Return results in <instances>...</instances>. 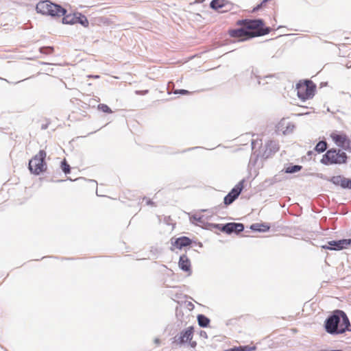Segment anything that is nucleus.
Segmentation results:
<instances>
[{
  "instance_id": "obj_8",
  "label": "nucleus",
  "mask_w": 351,
  "mask_h": 351,
  "mask_svg": "<svg viewBox=\"0 0 351 351\" xmlns=\"http://www.w3.org/2000/svg\"><path fill=\"white\" fill-rule=\"evenodd\" d=\"M245 180L243 179L239 182L233 189L225 196L223 203L225 205L228 206L233 203L241 194L243 189Z\"/></svg>"
},
{
  "instance_id": "obj_21",
  "label": "nucleus",
  "mask_w": 351,
  "mask_h": 351,
  "mask_svg": "<svg viewBox=\"0 0 351 351\" xmlns=\"http://www.w3.org/2000/svg\"><path fill=\"white\" fill-rule=\"evenodd\" d=\"M77 23L81 24L82 25H83L85 27H88V24H89L86 16L80 13H77L76 14L75 23Z\"/></svg>"
},
{
  "instance_id": "obj_24",
  "label": "nucleus",
  "mask_w": 351,
  "mask_h": 351,
  "mask_svg": "<svg viewBox=\"0 0 351 351\" xmlns=\"http://www.w3.org/2000/svg\"><path fill=\"white\" fill-rule=\"evenodd\" d=\"M190 221L191 223L197 225V223H199L201 224L204 223V220L203 219L202 216H198L197 215H193L191 217H190Z\"/></svg>"
},
{
  "instance_id": "obj_12",
  "label": "nucleus",
  "mask_w": 351,
  "mask_h": 351,
  "mask_svg": "<svg viewBox=\"0 0 351 351\" xmlns=\"http://www.w3.org/2000/svg\"><path fill=\"white\" fill-rule=\"evenodd\" d=\"M210 6L212 9L225 12L231 9L232 4L226 0H213Z\"/></svg>"
},
{
  "instance_id": "obj_29",
  "label": "nucleus",
  "mask_w": 351,
  "mask_h": 351,
  "mask_svg": "<svg viewBox=\"0 0 351 351\" xmlns=\"http://www.w3.org/2000/svg\"><path fill=\"white\" fill-rule=\"evenodd\" d=\"M175 94H181V95H186V94H189V92L186 90H184V89H180V90H176L175 92H174Z\"/></svg>"
},
{
  "instance_id": "obj_16",
  "label": "nucleus",
  "mask_w": 351,
  "mask_h": 351,
  "mask_svg": "<svg viewBox=\"0 0 351 351\" xmlns=\"http://www.w3.org/2000/svg\"><path fill=\"white\" fill-rule=\"evenodd\" d=\"M178 265L182 271H191V262L186 254H182L180 256Z\"/></svg>"
},
{
  "instance_id": "obj_38",
  "label": "nucleus",
  "mask_w": 351,
  "mask_h": 351,
  "mask_svg": "<svg viewBox=\"0 0 351 351\" xmlns=\"http://www.w3.org/2000/svg\"><path fill=\"white\" fill-rule=\"evenodd\" d=\"M312 154H313V152H312V151H308V153H307V154H308V156H311Z\"/></svg>"
},
{
  "instance_id": "obj_7",
  "label": "nucleus",
  "mask_w": 351,
  "mask_h": 351,
  "mask_svg": "<svg viewBox=\"0 0 351 351\" xmlns=\"http://www.w3.org/2000/svg\"><path fill=\"white\" fill-rule=\"evenodd\" d=\"M212 226L228 234H230L233 232L239 234L243 232L244 230V225L241 223L230 222L223 225L212 224Z\"/></svg>"
},
{
  "instance_id": "obj_18",
  "label": "nucleus",
  "mask_w": 351,
  "mask_h": 351,
  "mask_svg": "<svg viewBox=\"0 0 351 351\" xmlns=\"http://www.w3.org/2000/svg\"><path fill=\"white\" fill-rule=\"evenodd\" d=\"M250 229L260 232H265L269 230V226L265 223H253L250 226Z\"/></svg>"
},
{
  "instance_id": "obj_17",
  "label": "nucleus",
  "mask_w": 351,
  "mask_h": 351,
  "mask_svg": "<svg viewBox=\"0 0 351 351\" xmlns=\"http://www.w3.org/2000/svg\"><path fill=\"white\" fill-rule=\"evenodd\" d=\"M191 242L192 241L189 237H181L176 240L174 245L177 248L182 249L184 247L190 245Z\"/></svg>"
},
{
  "instance_id": "obj_35",
  "label": "nucleus",
  "mask_w": 351,
  "mask_h": 351,
  "mask_svg": "<svg viewBox=\"0 0 351 351\" xmlns=\"http://www.w3.org/2000/svg\"><path fill=\"white\" fill-rule=\"evenodd\" d=\"M89 77H93V78H99V75H89Z\"/></svg>"
},
{
  "instance_id": "obj_2",
  "label": "nucleus",
  "mask_w": 351,
  "mask_h": 351,
  "mask_svg": "<svg viewBox=\"0 0 351 351\" xmlns=\"http://www.w3.org/2000/svg\"><path fill=\"white\" fill-rule=\"evenodd\" d=\"M350 323L349 319L341 310H335L324 322V328L326 332L332 335L344 333L349 328Z\"/></svg>"
},
{
  "instance_id": "obj_5",
  "label": "nucleus",
  "mask_w": 351,
  "mask_h": 351,
  "mask_svg": "<svg viewBox=\"0 0 351 351\" xmlns=\"http://www.w3.org/2000/svg\"><path fill=\"white\" fill-rule=\"evenodd\" d=\"M295 89L298 97L302 101L312 98L315 92V84L309 80H305L303 82L300 81L297 84Z\"/></svg>"
},
{
  "instance_id": "obj_37",
  "label": "nucleus",
  "mask_w": 351,
  "mask_h": 351,
  "mask_svg": "<svg viewBox=\"0 0 351 351\" xmlns=\"http://www.w3.org/2000/svg\"><path fill=\"white\" fill-rule=\"evenodd\" d=\"M154 341H155V343H157V344H158V343H160V339H156L154 340Z\"/></svg>"
},
{
  "instance_id": "obj_20",
  "label": "nucleus",
  "mask_w": 351,
  "mask_h": 351,
  "mask_svg": "<svg viewBox=\"0 0 351 351\" xmlns=\"http://www.w3.org/2000/svg\"><path fill=\"white\" fill-rule=\"evenodd\" d=\"M197 322L200 327L206 328L209 325L210 319L204 315L200 314L197 315Z\"/></svg>"
},
{
  "instance_id": "obj_33",
  "label": "nucleus",
  "mask_w": 351,
  "mask_h": 351,
  "mask_svg": "<svg viewBox=\"0 0 351 351\" xmlns=\"http://www.w3.org/2000/svg\"><path fill=\"white\" fill-rule=\"evenodd\" d=\"M256 77L257 78L258 84H261V79L258 76H256Z\"/></svg>"
},
{
  "instance_id": "obj_32",
  "label": "nucleus",
  "mask_w": 351,
  "mask_h": 351,
  "mask_svg": "<svg viewBox=\"0 0 351 351\" xmlns=\"http://www.w3.org/2000/svg\"><path fill=\"white\" fill-rule=\"evenodd\" d=\"M147 205H152H152H154V203L152 200L148 199V200H147Z\"/></svg>"
},
{
  "instance_id": "obj_28",
  "label": "nucleus",
  "mask_w": 351,
  "mask_h": 351,
  "mask_svg": "<svg viewBox=\"0 0 351 351\" xmlns=\"http://www.w3.org/2000/svg\"><path fill=\"white\" fill-rule=\"evenodd\" d=\"M238 348H239L240 351H253L256 350L255 346H239Z\"/></svg>"
},
{
  "instance_id": "obj_40",
  "label": "nucleus",
  "mask_w": 351,
  "mask_h": 351,
  "mask_svg": "<svg viewBox=\"0 0 351 351\" xmlns=\"http://www.w3.org/2000/svg\"><path fill=\"white\" fill-rule=\"evenodd\" d=\"M271 77H272V75H267V76H265L263 79Z\"/></svg>"
},
{
  "instance_id": "obj_30",
  "label": "nucleus",
  "mask_w": 351,
  "mask_h": 351,
  "mask_svg": "<svg viewBox=\"0 0 351 351\" xmlns=\"http://www.w3.org/2000/svg\"><path fill=\"white\" fill-rule=\"evenodd\" d=\"M262 7L261 4H258L256 7H255L254 9H253V12H256L258 11Z\"/></svg>"
},
{
  "instance_id": "obj_15",
  "label": "nucleus",
  "mask_w": 351,
  "mask_h": 351,
  "mask_svg": "<svg viewBox=\"0 0 351 351\" xmlns=\"http://www.w3.org/2000/svg\"><path fill=\"white\" fill-rule=\"evenodd\" d=\"M294 125L288 121L287 120L283 119L280 121L278 124V130H282L284 134H289L293 130Z\"/></svg>"
},
{
  "instance_id": "obj_6",
  "label": "nucleus",
  "mask_w": 351,
  "mask_h": 351,
  "mask_svg": "<svg viewBox=\"0 0 351 351\" xmlns=\"http://www.w3.org/2000/svg\"><path fill=\"white\" fill-rule=\"evenodd\" d=\"M46 152L40 150L29 162V169L32 173L39 175L47 169V164L45 162Z\"/></svg>"
},
{
  "instance_id": "obj_34",
  "label": "nucleus",
  "mask_w": 351,
  "mask_h": 351,
  "mask_svg": "<svg viewBox=\"0 0 351 351\" xmlns=\"http://www.w3.org/2000/svg\"><path fill=\"white\" fill-rule=\"evenodd\" d=\"M256 141H252V149H254V145H255V144H256Z\"/></svg>"
},
{
  "instance_id": "obj_11",
  "label": "nucleus",
  "mask_w": 351,
  "mask_h": 351,
  "mask_svg": "<svg viewBox=\"0 0 351 351\" xmlns=\"http://www.w3.org/2000/svg\"><path fill=\"white\" fill-rule=\"evenodd\" d=\"M336 186H340L343 189H351V179L342 176H335L328 180Z\"/></svg>"
},
{
  "instance_id": "obj_41",
  "label": "nucleus",
  "mask_w": 351,
  "mask_h": 351,
  "mask_svg": "<svg viewBox=\"0 0 351 351\" xmlns=\"http://www.w3.org/2000/svg\"><path fill=\"white\" fill-rule=\"evenodd\" d=\"M147 92H148V90H145L144 91V93H147Z\"/></svg>"
},
{
  "instance_id": "obj_23",
  "label": "nucleus",
  "mask_w": 351,
  "mask_h": 351,
  "mask_svg": "<svg viewBox=\"0 0 351 351\" xmlns=\"http://www.w3.org/2000/svg\"><path fill=\"white\" fill-rule=\"evenodd\" d=\"M302 169L301 165H294L285 167L282 171L286 173H294L300 171Z\"/></svg>"
},
{
  "instance_id": "obj_1",
  "label": "nucleus",
  "mask_w": 351,
  "mask_h": 351,
  "mask_svg": "<svg viewBox=\"0 0 351 351\" xmlns=\"http://www.w3.org/2000/svg\"><path fill=\"white\" fill-rule=\"evenodd\" d=\"M237 25L241 26V27L230 29L229 34L232 38H246L241 40L264 36L271 32V28L265 27L264 21L261 19L239 20Z\"/></svg>"
},
{
  "instance_id": "obj_25",
  "label": "nucleus",
  "mask_w": 351,
  "mask_h": 351,
  "mask_svg": "<svg viewBox=\"0 0 351 351\" xmlns=\"http://www.w3.org/2000/svg\"><path fill=\"white\" fill-rule=\"evenodd\" d=\"M61 169L65 174H68L70 173L71 167L66 162L65 159L61 162Z\"/></svg>"
},
{
  "instance_id": "obj_9",
  "label": "nucleus",
  "mask_w": 351,
  "mask_h": 351,
  "mask_svg": "<svg viewBox=\"0 0 351 351\" xmlns=\"http://www.w3.org/2000/svg\"><path fill=\"white\" fill-rule=\"evenodd\" d=\"M350 245H351V239H343L328 241L327 245H322V247L330 250H341Z\"/></svg>"
},
{
  "instance_id": "obj_36",
  "label": "nucleus",
  "mask_w": 351,
  "mask_h": 351,
  "mask_svg": "<svg viewBox=\"0 0 351 351\" xmlns=\"http://www.w3.org/2000/svg\"><path fill=\"white\" fill-rule=\"evenodd\" d=\"M47 125H43L41 126V129H42V130H45V129H47Z\"/></svg>"
},
{
  "instance_id": "obj_13",
  "label": "nucleus",
  "mask_w": 351,
  "mask_h": 351,
  "mask_svg": "<svg viewBox=\"0 0 351 351\" xmlns=\"http://www.w3.org/2000/svg\"><path fill=\"white\" fill-rule=\"evenodd\" d=\"M332 138L337 146L346 150L350 148L351 141L346 134H335Z\"/></svg>"
},
{
  "instance_id": "obj_19",
  "label": "nucleus",
  "mask_w": 351,
  "mask_h": 351,
  "mask_svg": "<svg viewBox=\"0 0 351 351\" xmlns=\"http://www.w3.org/2000/svg\"><path fill=\"white\" fill-rule=\"evenodd\" d=\"M62 23L64 24H70L73 25L75 23L76 20V14H66V13L63 15Z\"/></svg>"
},
{
  "instance_id": "obj_39",
  "label": "nucleus",
  "mask_w": 351,
  "mask_h": 351,
  "mask_svg": "<svg viewBox=\"0 0 351 351\" xmlns=\"http://www.w3.org/2000/svg\"><path fill=\"white\" fill-rule=\"evenodd\" d=\"M201 335L202 336H206V333L205 332H202Z\"/></svg>"
},
{
  "instance_id": "obj_27",
  "label": "nucleus",
  "mask_w": 351,
  "mask_h": 351,
  "mask_svg": "<svg viewBox=\"0 0 351 351\" xmlns=\"http://www.w3.org/2000/svg\"><path fill=\"white\" fill-rule=\"evenodd\" d=\"M53 51V48L52 47H43L40 48V51L42 53H51Z\"/></svg>"
},
{
  "instance_id": "obj_26",
  "label": "nucleus",
  "mask_w": 351,
  "mask_h": 351,
  "mask_svg": "<svg viewBox=\"0 0 351 351\" xmlns=\"http://www.w3.org/2000/svg\"><path fill=\"white\" fill-rule=\"evenodd\" d=\"M98 109L104 112H106V113H111L112 112V110L111 109L108 107V106H107L106 104H100L98 105Z\"/></svg>"
},
{
  "instance_id": "obj_22",
  "label": "nucleus",
  "mask_w": 351,
  "mask_h": 351,
  "mask_svg": "<svg viewBox=\"0 0 351 351\" xmlns=\"http://www.w3.org/2000/svg\"><path fill=\"white\" fill-rule=\"evenodd\" d=\"M327 142L326 141H321L315 145V150L318 153H323L327 149Z\"/></svg>"
},
{
  "instance_id": "obj_31",
  "label": "nucleus",
  "mask_w": 351,
  "mask_h": 351,
  "mask_svg": "<svg viewBox=\"0 0 351 351\" xmlns=\"http://www.w3.org/2000/svg\"><path fill=\"white\" fill-rule=\"evenodd\" d=\"M189 343H190V345H191V346L192 348H195V347L196 346V345H197V343H196V342H195V341H189Z\"/></svg>"
},
{
  "instance_id": "obj_14",
  "label": "nucleus",
  "mask_w": 351,
  "mask_h": 351,
  "mask_svg": "<svg viewBox=\"0 0 351 351\" xmlns=\"http://www.w3.org/2000/svg\"><path fill=\"white\" fill-rule=\"evenodd\" d=\"M279 149L278 143L274 141H268L265 144V150L263 154L265 158H268L272 154L276 152Z\"/></svg>"
},
{
  "instance_id": "obj_3",
  "label": "nucleus",
  "mask_w": 351,
  "mask_h": 351,
  "mask_svg": "<svg viewBox=\"0 0 351 351\" xmlns=\"http://www.w3.org/2000/svg\"><path fill=\"white\" fill-rule=\"evenodd\" d=\"M348 156L346 152L340 149L331 148L323 155L320 162L324 165H343L347 162Z\"/></svg>"
},
{
  "instance_id": "obj_10",
  "label": "nucleus",
  "mask_w": 351,
  "mask_h": 351,
  "mask_svg": "<svg viewBox=\"0 0 351 351\" xmlns=\"http://www.w3.org/2000/svg\"><path fill=\"white\" fill-rule=\"evenodd\" d=\"M193 335V328L190 326L186 329L183 330L179 335L174 337V343L178 344H183L188 341H191Z\"/></svg>"
},
{
  "instance_id": "obj_4",
  "label": "nucleus",
  "mask_w": 351,
  "mask_h": 351,
  "mask_svg": "<svg viewBox=\"0 0 351 351\" xmlns=\"http://www.w3.org/2000/svg\"><path fill=\"white\" fill-rule=\"evenodd\" d=\"M36 10L38 13L51 16H60L66 13V10L60 5L53 3L48 0L40 1L37 3Z\"/></svg>"
}]
</instances>
